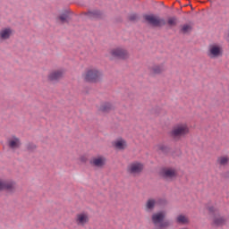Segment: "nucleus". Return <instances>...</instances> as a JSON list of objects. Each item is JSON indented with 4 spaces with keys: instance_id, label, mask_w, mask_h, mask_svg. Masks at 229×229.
Instances as JSON below:
<instances>
[{
    "instance_id": "nucleus-1",
    "label": "nucleus",
    "mask_w": 229,
    "mask_h": 229,
    "mask_svg": "<svg viewBox=\"0 0 229 229\" xmlns=\"http://www.w3.org/2000/svg\"><path fill=\"white\" fill-rule=\"evenodd\" d=\"M189 131L190 129L187 123H177L172 128L169 135L174 140H180V139L189 135Z\"/></svg>"
},
{
    "instance_id": "nucleus-2",
    "label": "nucleus",
    "mask_w": 229,
    "mask_h": 229,
    "mask_svg": "<svg viewBox=\"0 0 229 229\" xmlns=\"http://www.w3.org/2000/svg\"><path fill=\"white\" fill-rule=\"evenodd\" d=\"M86 83H98L103 78V72L97 68H88L82 74Z\"/></svg>"
},
{
    "instance_id": "nucleus-3",
    "label": "nucleus",
    "mask_w": 229,
    "mask_h": 229,
    "mask_svg": "<svg viewBox=\"0 0 229 229\" xmlns=\"http://www.w3.org/2000/svg\"><path fill=\"white\" fill-rule=\"evenodd\" d=\"M151 219L153 225L158 226L159 229L167 228V226L170 225L169 221H164V219H165V213L162 211L153 214Z\"/></svg>"
},
{
    "instance_id": "nucleus-4",
    "label": "nucleus",
    "mask_w": 229,
    "mask_h": 229,
    "mask_svg": "<svg viewBox=\"0 0 229 229\" xmlns=\"http://www.w3.org/2000/svg\"><path fill=\"white\" fill-rule=\"evenodd\" d=\"M208 56L212 60L223 56V46L219 43H213L208 46Z\"/></svg>"
},
{
    "instance_id": "nucleus-5",
    "label": "nucleus",
    "mask_w": 229,
    "mask_h": 229,
    "mask_svg": "<svg viewBox=\"0 0 229 229\" xmlns=\"http://www.w3.org/2000/svg\"><path fill=\"white\" fill-rule=\"evenodd\" d=\"M144 172V164L139 161H134L127 166V173L131 176H140Z\"/></svg>"
},
{
    "instance_id": "nucleus-6",
    "label": "nucleus",
    "mask_w": 229,
    "mask_h": 229,
    "mask_svg": "<svg viewBox=\"0 0 229 229\" xmlns=\"http://www.w3.org/2000/svg\"><path fill=\"white\" fill-rule=\"evenodd\" d=\"M74 221L77 226H87L90 222V216L87 212H81L75 216Z\"/></svg>"
},
{
    "instance_id": "nucleus-7",
    "label": "nucleus",
    "mask_w": 229,
    "mask_h": 229,
    "mask_svg": "<svg viewBox=\"0 0 229 229\" xmlns=\"http://www.w3.org/2000/svg\"><path fill=\"white\" fill-rule=\"evenodd\" d=\"M16 184L12 180H0V192L6 191L7 192H15Z\"/></svg>"
},
{
    "instance_id": "nucleus-8",
    "label": "nucleus",
    "mask_w": 229,
    "mask_h": 229,
    "mask_svg": "<svg viewBox=\"0 0 229 229\" xmlns=\"http://www.w3.org/2000/svg\"><path fill=\"white\" fill-rule=\"evenodd\" d=\"M82 15H85L90 21H99V19H103L104 17L103 12L98 9H93V10H89L88 12H84L82 13Z\"/></svg>"
},
{
    "instance_id": "nucleus-9",
    "label": "nucleus",
    "mask_w": 229,
    "mask_h": 229,
    "mask_svg": "<svg viewBox=\"0 0 229 229\" xmlns=\"http://www.w3.org/2000/svg\"><path fill=\"white\" fill-rule=\"evenodd\" d=\"M6 144L9 149L15 151V149H19L22 146V142L21 139L17 138V136H11L7 139Z\"/></svg>"
},
{
    "instance_id": "nucleus-10",
    "label": "nucleus",
    "mask_w": 229,
    "mask_h": 229,
    "mask_svg": "<svg viewBox=\"0 0 229 229\" xmlns=\"http://www.w3.org/2000/svg\"><path fill=\"white\" fill-rule=\"evenodd\" d=\"M145 21H147L148 24H151V26H154L155 28H160V26H165V20L157 18L153 15H146Z\"/></svg>"
},
{
    "instance_id": "nucleus-11",
    "label": "nucleus",
    "mask_w": 229,
    "mask_h": 229,
    "mask_svg": "<svg viewBox=\"0 0 229 229\" xmlns=\"http://www.w3.org/2000/svg\"><path fill=\"white\" fill-rule=\"evenodd\" d=\"M110 53L112 56L120 60H126L129 56L128 50L123 47L113 48Z\"/></svg>"
},
{
    "instance_id": "nucleus-12",
    "label": "nucleus",
    "mask_w": 229,
    "mask_h": 229,
    "mask_svg": "<svg viewBox=\"0 0 229 229\" xmlns=\"http://www.w3.org/2000/svg\"><path fill=\"white\" fill-rule=\"evenodd\" d=\"M161 174L163 178H165L166 180H173V178H176V176H178V173L174 168H163Z\"/></svg>"
},
{
    "instance_id": "nucleus-13",
    "label": "nucleus",
    "mask_w": 229,
    "mask_h": 229,
    "mask_svg": "<svg viewBox=\"0 0 229 229\" xmlns=\"http://www.w3.org/2000/svg\"><path fill=\"white\" fill-rule=\"evenodd\" d=\"M48 81H60L64 78L63 70H55L48 74Z\"/></svg>"
},
{
    "instance_id": "nucleus-14",
    "label": "nucleus",
    "mask_w": 229,
    "mask_h": 229,
    "mask_svg": "<svg viewBox=\"0 0 229 229\" xmlns=\"http://www.w3.org/2000/svg\"><path fill=\"white\" fill-rule=\"evenodd\" d=\"M165 64H154L149 68V72L151 74H162V72H165Z\"/></svg>"
},
{
    "instance_id": "nucleus-15",
    "label": "nucleus",
    "mask_w": 229,
    "mask_h": 229,
    "mask_svg": "<svg viewBox=\"0 0 229 229\" xmlns=\"http://www.w3.org/2000/svg\"><path fill=\"white\" fill-rule=\"evenodd\" d=\"M13 35V30L5 28L0 30V40H8Z\"/></svg>"
},
{
    "instance_id": "nucleus-16",
    "label": "nucleus",
    "mask_w": 229,
    "mask_h": 229,
    "mask_svg": "<svg viewBox=\"0 0 229 229\" xmlns=\"http://www.w3.org/2000/svg\"><path fill=\"white\" fill-rule=\"evenodd\" d=\"M157 207V200L155 199H148L145 204L146 212H153Z\"/></svg>"
},
{
    "instance_id": "nucleus-17",
    "label": "nucleus",
    "mask_w": 229,
    "mask_h": 229,
    "mask_svg": "<svg viewBox=\"0 0 229 229\" xmlns=\"http://www.w3.org/2000/svg\"><path fill=\"white\" fill-rule=\"evenodd\" d=\"M105 162H106V159L103 157H95L90 161V164L94 165L95 167H103L105 165Z\"/></svg>"
},
{
    "instance_id": "nucleus-18",
    "label": "nucleus",
    "mask_w": 229,
    "mask_h": 229,
    "mask_svg": "<svg viewBox=\"0 0 229 229\" xmlns=\"http://www.w3.org/2000/svg\"><path fill=\"white\" fill-rule=\"evenodd\" d=\"M115 107L112 103L109 102H105L101 105L100 106V111L103 112L104 114H108V112H112Z\"/></svg>"
},
{
    "instance_id": "nucleus-19",
    "label": "nucleus",
    "mask_w": 229,
    "mask_h": 229,
    "mask_svg": "<svg viewBox=\"0 0 229 229\" xmlns=\"http://www.w3.org/2000/svg\"><path fill=\"white\" fill-rule=\"evenodd\" d=\"M70 13H71L70 10H65L64 13H62L57 17V19L61 21L62 24H65L66 22H69Z\"/></svg>"
},
{
    "instance_id": "nucleus-20",
    "label": "nucleus",
    "mask_w": 229,
    "mask_h": 229,
    "mask_svg": "<svg viewBox=\"0 0 229 229\" xmlns=\"http://www.w3.org/2000/svg\"><path fill=\"white\" fill-rule=\"evenodd\" d=\"M217 165H222L223 167L228 165L229 157L228 156H220L216 159Z\"/></svg>"
},
{
    "instance_id": "nucleus-21",
    "label": "nucleus",
    "mask_w": 229,
    "mask_h": 229,
    "mask_svg": "<svg viewBox=\"0 0 229 229\" xmlns=\"http://www.w3.org/2000/svg\"><path fill=\"white\" fill-rule=\"evenodd\" d=\"M190 221H189V217H187L184 215H179L176 217V224L177 225H189Z\"/></svg>"
},
{
    "instance_id": "nucleus-22",
    "label": "nucleus",
    "mask_w": 229,
    "mask_h": 229,
    "mask_svg": "<svg viewBox=\"0 0 229 229\" xmlns=\"http://www.w3.org/2000/svg\"><path fill=\"white\" fill-rule=\"evenodd\" d=\"M114 146L116 149H126V140H117L116 141H114Z\"/></svg>"
},
{
    "instance_id": "nucleus-23",
    "label": "nucleus",
    "mask_w": 229,
    "mask_h": 229,
    "mask_svg": "<svg viewBox=\"0 0 229 229\" xmlns=\"http://www.w3.org/2000/svg\"><path fill=\"white\" fill-rule=\"evenodd\" d=\"M192 31V26L190 24H184L181 26L180 33H182V35H187V33H191Z\"/></svg>"
},
{
    "instance_id": "nucleus-24",
    "label": "nucleus",
    "mask_w": 229,
    "mask_h": 229,
    "mask_svg": "<svg viewBox=\"0 0 229 229\" xmlns=\"http://www.w3.org/2000/svg\"><path fill=\"white\" fill-rule=\"evenodd\" d=\"M157 148V151H161V153H164V155H167V153L171 151V148L164 144H158Z\"/></svg>"
},
{
    "instance_id": "nucleus-25",
    "label": "nucleus",
    "mask_w": 229,
    "mask_h": 229,
    "mask_svg": "<svg viewBox=\"0 0 229 229\" xmlns=\"http://www.w3.org/2000/svg\"><path fill=\"white\" fill-rule=\"evenodd\" d=\"M225 222L224 217H217L214 219V225L216 226H221Z\"/></svg>"
},
{
    "instance_id": "nucleus-26",
    "label": "nucleus",
    "mask_w": 229,
    "mask_h": 229,
    "mask_svg": "<svg viewBox=\"0 0 229 229\" xmlns=\"http://www.w3.org/2000/svg\"><path fill=\"white\" fill-rule=\"evenodd\" d=\"M167 24L170 26H176V24H178V19L176 17H171L168 19Z\"/></svg>"
},
{
    "instance_id": "nucleus-27",
    "label": "nucleus",
    "mask_w": 229,
    "mask_h": 229,
    "mask_svg": "<svg viewBox=\"0 0 229 229\" xmlns=\"http://www.w3.org/2000/svg\"><path fill=\"white\" fill-rule=\"evenodd\" d=\"M27 149L28 151H35V149H37V145H35V143H28Z\"/></svg>"
},
{
    "instance_id": "nucleus-28",
    "label": "nucleus",
    "mask_w": 229,
    "mask_h": 229,
    "mask_svg": "<svg viewBox=\"0 0 229 229\" xmlns=\"http://www.w3.org/2000/svg\"><path fill=\"white\" fill-rule=\"evenodd\" d=\"M208 208L210 214H216L217 212V208H216L214 206L208 207Z\"/></svg>"
},
{
    "instance_id": "nucleus-29",
    "label": "nucleus",
    "mask_w": 229,
    "mask_h": 229,
    "mask_svg": "<svg viewBox=\"0 0 229 229\" xmlns=\"http://www.w3.org/2000/svg\"><path fill=\"white\" fill-rule=\"evenodd\" d=\"M137 19H139V15L137 14H131L129 16V21H137Z\"/></svg>"
},
{
    "instance_id": "nucleus-30",
    "label": "nucleus",
    "mask_w": 229,
    "mask_h": 229,
    "mask_svg": "<svg viewBox=\"0 0 229 229\" xmlns=\"http://www.w3.org/2000/svg\"><path fill=\"white\" fill-rule=\"evenodd\" d=\"M81 162H87V157H81Z\"/></svg>"
}]
</instances>
